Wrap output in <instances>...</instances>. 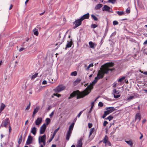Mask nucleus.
Returning a JSON list of instances; mask_svg holds the SVG:
<instances>
[{"instance_id":"774afa93","label":"nucleus","mask_w":147,"mask_h":147,"mask_svg":"<svg viewBox=\"0 0 147 147\" xmlns=\"http://www.w3.org/2000/svg\"><path fill=\"white\" fill-rule=\"evenodd\" d=\"M25 49V48H23V47L19 49V51L20 52L21 51Z\"/></svg>"},{"instance_id":"0e129e2a","label":"nucleus","mask_w":147,"mask_h":147,"mask_svg":"<svg viewBox=\"0 0 147 147\" xmlns=\"http://www.w3.org/2000/svg\"><path fill=\"white\" fill-rule=\"evenodd\" d=\"M47 82L46 80H44L42 82V84L43 85L46 84H47Z\"/></svg>"},{"instance_id":"a878e982","label":"nucleus","mask_w":147,"mask_h":147,"mask_svg":"<svg viewBox=\"0 0 147 147\" xmlns=\"http://www.w3.org/2000/svg\"><path fill=\"white\" fill-rule=\"evenodd\" d=\"M116 13L119 16H121L124 14V12L123 11H116Z\"/></svg>"},{"instance_id":"2eb2a0df","label":"nucleus","mask_w":147,"mask_h":147,"mask_svg":"<svg viewBox=\"0 0 147 147\" xmlns=\"http://www.w3.org/2000/svg\"><path fill=\"white\" fill-rule=\"evenodd\" d=\"M114 64L112 62L108 63H105V67H107L108 68L109 67H112L114 66Z\"/></svg>"},{"instance_id":"aec40b11","label":"nucleus","mask_w":147,"mask_h":147,"mask_svg":"<svg viewBox=\"0 0 147 147\" xmlns=\"http://www.w3.org/2000/svg\"><path fill=\"white\" fill-rule=\"evenodd\" d=\"M108 140V137L107 136L105 135L104 138L102 140L103 141V143H105V144H106Z\"/></svg>"},{"instance_id":"dca6fc26","label":"nucleus","mask_w":147,"mask_h":147,"mask_svg":"<svg viewBox=\"0 0 147 147\" xmlns=\"http://www.w3.org/2000/svg\"><path fill=\"white\" fill-rule=\"evenodd\" d=\"M125 142L127 143L131 147L133 145V142L132 140L131 139H129V140H125Z\"/></svg>"},{"instance_id":"b1692460","label":"nucleus","mask_w":147,"mask_h":147,"mask_svg":"<svg viewBox=\"0 0 147 147\" xmlns=\"http://www.w3.org/2000/svg\"><path fill=\"white\" fill-rule=\"evenodd\" d=\"M40 141L41 140H46V134H44L42 136H40Z\"/></svg>"},{"instance_id":"7c9ffc66","label":"nucleus","mask_w":147,"mask_h":147,"mask_svg":"<svg viewBox=\"0 0 147 147\" xmlns=\"http://www.w3.org/2000/svg\"><path fill=\"white\" fill-rule=\"evenodd\" d=\"M45 121L46 123V124L47 126L49 125L51 121V119L49 118H47L46 119Z\"/></svg>"},{"instance_id":"09e8293b","label":"nucleus","mask_w":147,"mask_h":147,"mask_svg":"<svg viewBox=\"0 0 147 147\" xmlns=\"http://www.w3.org/2000/svg\"><path fill=\"white\" fill-rule=\"evenodd\" d=\"M114 97L115 98H117L120 96V94H113Z\"/></svg>"},{"instance_id":"72a5a7b5","label":"nucleus","mask_w":147,"mask_h":147,"mask_svg":"<svg viewBox=\"0 0 147 147\" xmlns=\"http://www.w3.org/2000/svg\"><path fill=\"white\" fill-rule=\"evenodd\" d=\"M80 81L81 80L80 79H77L74 82V84L75 85L77 84L78 83L80 82Z\"/></svg>"},{"instance_id":"7ed1b4c3","label":"nucleus","mask_w":147,"mask_h":147,"mask_svg":"<svg viewBox=\"0 0 147 147\" xmlns=\"http://www.w3.org/2000/svg\"><path fill=\"white\" fill-rule=\"evenodd\" d=\"M108 74V71H105L104 67L101 68L100 70H98L97 76L96 77L100 78L99 79H102L104 77L105 74Z\"/></svg>"},{"instance_id":"338daca9","label":"nucleus","mask_w":147,"mask_h":147,"mask_svg":"<svg viewBox=\"0 0 147 147\" xmlns=\"http://www.w3.org/2000/svg\"><path fill=\"white\" fill-rule=\"evenodd\" d=\"M54 114V111H53L50 115L49 116L51 117Z\"/></svg>"},{"instance_id":"5fc2aeb1","label":"nucleus","mask_w":147,"mask_h":147,"mask_svg":"<svg viewBox=\"0 0 147 147\" xmlns=\"http://www.w3.org/2000/svg\"><path fill=\"white\" fill-rule=\"evenodd\" d=\"M109 120L110 121L112 120L113 118V117L111 115H109L108 116Z\"/></svg>"},{"instance_id":"3c124183","label":"nucleus","mask_w":147,"mask_h":147,"mask_svg":"<svg viewBox=\"0 0 147 147\" xmlns=\"http://www.w3.org/2000/svg\"><path fill=\"white\" fill-rule=\"evenodd\" d=\"M108 123V122L106 121H105L103 123V126L104 127H105Z\"/></svg>"},{"instance_id":"f03ea898","label":"nucleus","mask_w":147,"mask_h":147,"mask_svg":"<svg viewBox=\"0 0 147 147\" xmlns=\"http://www.w3.org/2000/svg\"><path fill=\"white\" fill-rule=\"evenodd\" d=\"M99 78H98V77L97 78L96 77L95 78L94 80L88 86V87L85 89V90H86V92H91V90L93 88V86L97 82L98 80H99Z\"/></svg>"},{"instance_id":"c85d7f7f","label":"nucleus","mask_w":147,"mask_h":147,"mask_svg":"<svg viewBox=\"0 0 147 147\" xmlns=\"http://www.w3.org/2000/svg\"><path fill=\"white\" fill-rule=\"evenodd\" d=\"M46 140H41L40 141V137H39L38 138V141H39V143H42L43 144V145H45L46 144Z\"/></svg>"},{"instance_id":"4be33fe9","label":"nucleus","mask_w":147,"mask_h":147,"mask_svg":"<svg viewBox=\"0 0 147 147\" xmlns=\"http://www.w3.org/2000/svg\"><path fill=\"white\" fill-rule=\"evenodd\" d=\"M5 107V104L3 103H1L0 106V113L4 110Z\"/></svg>"},{"instance_id":"6e6d98bb","label":"nucleus","mask_w":147,"mask_h":147,"mask_svg":"<svg viewBox=\"0 0 147 147\" xmlns=\"http://www.w3.org/2000/svg\"><path fill=\"white\" fill-rule=\"evenodd\" d=\"M30 106V102L29 104L28 105L26 109V110H28L29 109Z\"/></svg>"},{"instance_id":"79ce46f5","label":"nucleus","mask_w":147,"mask_h":147,"mask_svg":"<svg viewBox=\"0 0 147 147\" xmlns=\"http://www.w3.org/2000/svg\"><path fill=\"white\" fill-rule=\"evenodd\" d=\"M134 98V97L133 96V95H132V96H131L129 97L127 99V100H128V101H130L131 100L133 99Z\"/></svg>"},{"instance_id":"f257e3e1","label":"nucleus","mask_w":147,"mask_h":147,"mask_svg":"<svg viewBox=\"0 0 147 147\" xmlns=\"http://www.w3.org/2000/svg\"><path fill=\"white\" fill-rule=\"evenodd\" d=\"M89 93V92H86V90H85L84 91L81 92L77 90L72 92L70 94V96L68 98V99H70L76 95L77 96L76 99H79L84 97Z\"/></svg>"},{"instance_id":"e2e57ef3","label":"nucleus","mask_w":147,"mask_h":147,"mask_svg":"<svg viewBox=\"0 0 147 147\" xmlns=\"http://www.w3.org/2000/svg\"><path fill=\"white\" fill-rule=\"evenodd\" d=\"M104 113L106 114L107 116L110 114L109 112L107 110L104 112Z\"/></svg>"},{"instance_id":"f8f14e48","label":"nucleus","mask_w":147,"mask_h":147,"mask_svg":"<svg viewBox=\"0 0 147 147\" xmlns=\"http://www.w3.org/2000/svg\"><path fill=\"white\" fill-rule=\"evenodd\" d=\"M89 13H87L86 14L84 15L80 18V19L82 21L86 19H88L89 17Z\"/></svg>"},{"instance_id":"bb28decb","label":"nucleus","mask_w":147,"mask_h":147,"mask_svg":"<svg viewBox=\"0 0 147 147\" xmlns=\"http://www.w3.org/2000/svg\"><path fill=\"white\" fill-rule=\"evenodd\" d=\"M22 134L20 135V136L19 139V140H18V143L19 144V145H20L22 141Z\"/></svg>"},{"instance_id":"69168bd1","label":"nucleus","mask_w":147,"mask_h":147,"mask_svg":"<svg viewBox=\"0 0 147 147\" xmlns=\"http://www.w3.org/2000/svg\"><path fill=\"white\" fill-rule=\"evenodd\" d=\"M94 101H92L91 102V107H93L94 106Z\"/></svg>"},{"instance_id":"ea45409f","label":"nucleus","mask_w":147,"mask_h":147,"mask_svg":"<svg viewBox=\"0 0 147 147\" xmlns=\"http://www.w3.org/2000/svg\"><path fill=\"white\" fill-rule=\"evenodd\" d=\"M77 72L76 71H75L73 72H72V73H71V75L72 76H77Z\"/></svg>"},{"instance_id":"6e6552de","label":"nucleus","mask_w":147,"mask_h":147,"mask_svg":"<svg viewBox=\"0 0 147 147\" xmlns=\"http://www.w3.org/2000/svg\"><path fill=\"white\" fill-rule=\"evenodd\" d=\"M33 140V137L31 135H29L28 136L27 140L26 143V145H29L32 143Z\"/></svg>"},{"instance_id":"13d9d810","label":"nucleus","mask_w":147,"mask_h":147,"mask_svg":"<svg viewBox=\"0 0 147 147\" xmlns=\"http://www.w3.org/2000/svg\"><path fill=\"white\" fill-rule=\"evenodd\" d=\"M92 126V124L91 123H88V127L89 128H90Z\"/></svg>"},{"instance_id":"393cba45","label":"nucleus","mask_w":147,"mask_h":147,"mask_svg":"<svg viewBox=\"0 0 147 147\" xmlns=\"http://www.w3.org/2000/svg\"><path fill=\"white\" fill-rule=\"evenodd\" d=\"M119 90H117L116 89H115L113 90V92L112 93L113 94H119Z\"/></svg>"},{"instance_id":"473e14b6","label":"nucleus","mask_w":147,"mask_h":147,"mask_svg":"<svg viewBox=\"0 0 147 147\" xmlns=\"http://www.w3.org/2000/svg\"><path fill=\"white\" fill-rule=\"evenodd\" d=\"M38 74V73H36L34 74L31 77V80H33L34 79L36 78Z\"/></svg>"},{"instance_id":"f3484780","label":"nucleus","mask_w":147,"mask_h":147,"mask_svg":"<svg viewBox=\"0 0 147 147\" xmlns=\"http://www.w3.org/2000/svg\"><path fill=\"white\" fill-rule=\"evenodd\" d=\"M110 9V7L106 5H105L102 9V10L104 11H108Z\"/></svg>"},{"instance_id":"8fccbe9b","label":"nucleus","mask_w":147,"mask_h":147,"mask_svg":"<svg viewBox=\"0 0 147 147\" xmlns=\"http://www.w3.org/2000/svg\"><path fill=\"white\" fill-rule=\"evenodd\" d=\"M119 24L118 22L116 20H115L113 21V24L114 25H116L118 24Z\"/></svg>"},{"instance_id":"c756f323","label":"nucleus","mask_w":147,"mask_h":147,"mask_svg":"<svg viewBox=\"0 0 147 147\" xmlns=\"http://www.w3.org/2000/svg\"><path fill=\"white\" fill-rule=\"evenodd\" d=\"M104 69H105V71H108V73H109V71H112L113 70H115L114 68H113L112 69H109V68L107 67H104Z\"/></svg>"},{"instance_id":"603ef678","label":"nucleus","mask_w":147,"mask_h":147,"mask_svg":"<svg viewBox=\"0 0 147 147\" xmlns=\"http://www.w3.org/2000/svg\"><path fill=\"white\" fill-rule=\"evenodd\" d=\"M98 106L99 107H102L103 106V103L101 102H100L98 104Z\"/></svg>"},{"instance_id":"5701e85b","label":"nucleus","mask_w":147,"mask_h":147,"mask_svg":"<svg viewBox=\"0 0 147 147\" xmlns=\"http://www.w3.org/2000/svg\"><path fill=\"white\" fill-rule=\"evenodd\" d=\"M71 132H70L67 131L66 134V140H68L71 136Z\"/></svg>"},{"instance_id":"20e7f679","label":"nucleus","mask_w":147,"mask_h":147,"mask_svg":"<svg viewBox=\"0 0 147 147\" xmlns=\"http://www.w3.org/2000/svg\"><path fill=\"white\" fill-rule=\"evenodd\" d=\"M10 120L8 118H6L3 120L2 121V123L0 125V127H7L8 125H10Z\"/></svg>"},{"instance_id":"58836bf2","label":"nucleus","mask_w":147,"mask_h":147,"mask_svg":"<svg viewBox=\"0 0 147 147\" xmlns=\"http://www.w3.org/2000/svg\"><path fill=\"white\" fill-rule=\"evenodd\" d=\"M98 26V25L95 24H92L91 26V27L92 28H95Z\"/></svg>"},{"instance_id":"4c0bfd02","label":"nucleus","mask_w":147,"mask_h":147,"mask_svg":"<svg viewBox=\"0 0 147 147\" xmlns=\"http://www.w3.org/2000/svg\"><path fill=\"white\" fill-rule=\"evenodd\" d=\"M33 32L34 35L37 36H38V32L37 30H36L35 28L33 30Z\"/></svg>"},{"instance_id":"37998d69","label":"nucleus","mask_w":147,"mask_h":147,"mask_svg":"<svg viewBox=\"0 0 147 147\" xmlns=\"http://www.w3.org/2000/svg\"><path fill=\"white\" fill-rule=\"evenodd\" d=\"M53 96H56L57 97L59 98L61 96V95L60 94L56 93H54L53 94Z\"/></svg>"},{"instance_id":"bf43d9fd","label":"nucleus","mask_w":147,"mask_h":147,"mask_svg":"<svg viewBox=\"0 0 147 147\" xmlns=\"http://www.w3.org/2000/svg\"><path fill=\"white\" fill-rule=\"evenodd\" d=\"M54 137H53V136H52L51 137L49 140V141H48V142L49 143H50V142H51L52 141V140H53V139L54 138Z\"/></svg>"},{"instance_id":"412c9836","label":"nucleus","mask_w":147,"mask_h":147,"mask_svg":"<svg viewBox=\"0 0 147 147\" xmlns=\"http://www.w3.org/2000/svg\"><path fill=\"white\" fill-rule=\"evenodd\" d=\"M102 5L101 4L99 3L96 5L94 9L95 10H97L99 9L102 6Z\"/></svg>"},{"instance_id":"de8ad7c7","label":"nucleus","mask_w":147,"mask_h":147,"mask_svg":"<svg viewBox=\"0 0 147 147\" xmlns=\"http://www.w3.org/2000/svg\"><path fill=\"white\" fill-rule=\"evenodd\" d=\"M126 13H130V10L129 7L127 8L125 11Z\"/></svg>"},{"instance_id":"864d4df0","label":"nucleus","mask_w":147,"mask_h":147,"mask_svg":"<svg viewBox=\"0 0 147 147\" xmlns=\"http://www.w3.org/2000/svg\"><path fill=\"white\" fill-rule=\"evenodd\" d=\"M85 110H84L82 111H80L79 113V114H78V115L77 116V117H79L81 115V114H82V113Z\"/></svg>"},{"instance_id":"c03bdc74","label":"nucleus","mask_w":147,"mask_h":147,"mask_svg":"<svg viewBox=\"0 0 147 147\" xmlns=\"http://www.w3.org/2000/svg\"><path fill=\"white\" fill-rule=\"evenodd\" d=\"M116 1V0H108V2L113 4L115 3Z\"/></svg>"},{"instance_id":"e433bc0d","label":"nucleus","mask_w":147,"mask_h":147,"mask_svg":"<svg viewBox=\"0 0 147 147\" xmlns=\"http://www.w3.org/2000/svg\"><path fill=\"white\" fill-rule=\"evenodd\" d=\"M59 128H60V127H59L55 130V131H54L53 132V134L52 135V136H53V137L55 136V134H56V133H57V132L58 131V130H59Z\"/></svg>"},{"instance_id":"0eeeda50","label":"nucleus","mask_w":147,"mask_h":147,"mask_svg":"<svg viewBox=\"0 0 147 147\" xmlns=\"http://www.w3.org/2000/svg\"><path fill=\"white\" fill-rule=\"evenodd\" d=\"M47 126L45 123L43 124V125L40 127V134H43L46 130Z\"/></svg>"},{"instance_id":"ddd939ff","label":"nucleus","mask_w":147,"mask_h":147,"mask_svg":"<svg viewBox=\"0 0 147 147\" xmlns=\"http://www.w3.org/2000/svg\"><path fill=\"white\" fill-rule=\"evenodd\" d=\"M42 119V117H38L35 121L36 125H39L41 123Z\"/></svg>"},{"instance_id":"9d476101","label":"nucleus","mask_w":147,"mask_h":147,"mask_svg":"<svg viewBox=\"0 0 147 147\" xmlns=\"http://www.w3.org/2000/svg\"><path fill=\"white\" fill-rule=\"evenodd\" d=\"M90 47L93 49H95V47L97 46V44L95 42L93 43L92 41H90L89 42Z\"/></svg>"},{"instance_id":"1a4fd4ad","label":"nucleus","mask_w":147,"mask_h":147,"mask_svg":"<svg viewBox=\"0 0 147 147\" xmlns=\"http://www.w3.org/2000/svg\"><path fill=\"white\" fill-rule=\"evenodd\" d=\"M141 116L140 113H137L135 116V119L134 121V122H135L136 121L138 120V122H139L141 120Z\"/></svg>"},{"instance_id":"a19ab883","label":"nucleus","mask_w":147,"mask_h":147,"mask_svg":"<svg viewBox=\"0 0 147 147\" xmlns=\"http://www.w3.org/2000/svg\"><path fill=\"white\" fill-rule=\"evenodd\" d=\"M133 96L134 97V98H137L139 97V95L138 94L136 93H134L132 94Z\"/></svg>"},{"instance_id":"49530a36","label":"nucleus","mask_w":147,"mask_h":147,"mask_svg":"<svg viewBox=\"0 0 147 147\" xmlns=\"http://www.w3.org/2000/svg\"><path fill=\"white\" fill-rule=\"evenodd\" d=\"M93 66V63H91L87 67L86 69V70H88L91 67H92Z\"/></svg>"},{"instance_id":"a211bd4d","label":"nucleus","mask_w":147,"mask_h":147,"mask_svg":"<svg viewBox=\"0 0 147 147\" xmlns=\"http://www.w3.org/2000/svg\"><path fill=\"white\" fill-rule=\"evenodd\" d=\"M31 132L34 135H35L36 132V128L35 127H33L31 130Z\"/></svg>"},{"instance_id":"4d7b16f0","label":"nucleus","mask_w":147,"mask_h":147,"mask_svg":"<svg viewBox=\"0 0 147 147\" xmlns=\"http://www.w3.org/2000/svg\"><path fill=\"white\" fill-rule=\"evenodd\" d=\"M109 26H108V24H107V26L106 27V29H105V32H108V30H109Z\"/></svg>"},{"instance_id":"052dcab7","label":"nucleus","mask_w":147,"mask_h":147,"mask_svg":"<svg viewBox=\"0 0 147 147\" xmlns=\"http://www.w3.org/2000/svg\"><path fill=\"white\" fill-rule=\"evenodd\" d=\"M103 43V41L102 40H101L100 41V42L99 44L100 45H99V46H98V47L99 48H100V47L102 45V44Z\"/></svg>"},{"instance_id":"39448f33","label":"nucleus","mask_w":147,"mask_h":147,"mask_svg":"<svg viewBox=\"0 0 147 147\" xmlns=\"http://www.w3.org/2000/svg\"><path fill=\"white\" fill-rule=\"evenodd\" d=\"M66 87L62 84L59 85L55 88L53 89V90L56 93H58L60 92L61 91L64 90L65 89Z\"/></svg>"},{"instance_id":"a18cd8bd","label":"nucleus","mask_w":147,"mask_h":147,"mask_svg":"<svg viewBox=\"0 0 147 147\" xmlns=\"http://www.w3.org/2000/svg\"><path fill=\"white\" fill-rule=\"evenodd\" d=\"M74 127L71 126V125H70L69 127V129L68 131L70 132H72V130L73 129Z\"/></svg>"},{"instance_id":"9b49d317","label":"nucleus","mask_w":147,"mask_h":147,"mask_svg":"<svg viewBox=\"0 0 147 147\" xmlns=\"http://www.w3.org/2000/svg\"><path fill=\"white\" fill-rule=\"evenodd\" d=\"M84 139L83 137L80 138V140L78 142L76 147H82V140Z\"/></svg>"},{"instance_id":"6ab92c4d","label":"nucleus","mask_w":147,"mask_h":147,"mask_svg":"<svg viewBox=\"0 0 147 147\" xmlns=\"http://www.w3.org/2000/svg\"><path fill=\"white\" fill-rule=\"evenodd\" d=\"M71 41H69L68 40L67 41V44L66 45V47L65 48V49H66L67 48H69L71 47L72 45V39H71Z\"/></svg>"},{"instance_id":"cd10ccee","label":"nucleus","mask_w":147,"mask_h":147,"mask_svg":"<svg viewBox=\"0 0 147 147\" xmlns=\"http://www.w3.org/2000/svg\"><path fill=\"white\" fill-rule=\"evenodd\" d=\"M39 109V108L38 107H36L35 109H34L33 113L34 115H35L38 111Z\"/></svg>"},{"instance_id":"c9c22d12","label":"nucleus","mask_w":147,"mask_h":147,"mask_svg":"<svg viewBox=\"0 0 147 147\" xmlns=\"http://www.w3.org/2000/svg\"><path fill=\"white\" fill-rule=\"evenodd\" d=\"M94 131V128H93L91 129H90V131L89 137H90Z\"/></svg>"},{"instance_id":"423d86ee","label":"nucleus","mask_w":147,"mask_h":147,"mask_svg":"<svg viewBox=\"0 0 147 147\" xmlns=\"http://www.w3.org/2000/svg\"><path fill=\"white\" fill-rule=\"evenodd\" d=\"M82 20L80 18L79 19L76 20L74 22H73V24H75V26L73 27V28L75 29L81 25L82 23Z\"/></svg>"},{"instance_id":"2f4dec72","label":"nucleus","mask_w":147,"mask_h":147,"mask_svg":"<svg viewBox=\"0 0 147 147\" xmlns=\"http://www.w3.org/2000/svg\"><path fill=\"white\" fill-rule=\"evenodd\" d=\"M91 16L92 18L93 19L94 21H97L98 20V19L97 17L94 14H92L91 15Z\"/></svg>"},{"instance_id":"680f3d73","label":"nucleus","mask_w":147,"mask_h":147,"mask_svg":"<svg viewBox=\"0 0 147 147\" xmlns=\"http://www.w3.org/2000/svg\"><path fill=\"white\" fill-rule=\"evenodd\" d=\"M116 31H115L114 32H113L112 34H111V36H115V35H116Z\"/></svg>"},{"instance_id":"f704fd0d","label":"nucleus","mask_w":147,"mask_h":147,"mask_svg":"<svg viewBox=\"0 0 147 147\" xmlns=\"http://www.w3.org/2000/svg\"><path fill=\"white\" fill-rule=\"evenodd\" d=\"M125 79V77L124 76L120 78H119L118 81V82H121Z\"/></svg>"},{"instance_id":"4468645a","label":"nucleus","mask_w":147,"mask_h":147,"mask_svg":"<svg viewBox=\"0 0 147 147\" xmlns=\"http://www.w3.org/2000/svg\"><path fill=\"white\" fill-rule=\"evenodd\" d=\"M106 109L107 110V111L109 112L110 113L116 110V109H115L114 107H106Z\"/></svg>"}]
</instances>
